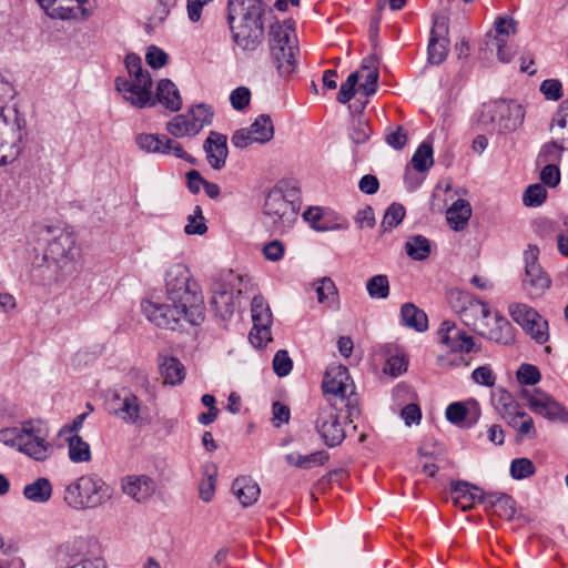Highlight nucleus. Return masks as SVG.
I'll return each instance as SVG.
<instances>
[{
  "mask_svg": "<svg viewBox=\"0 0 568 568\" xmlns=\"http://www.w3.org/2000/svg\"><path fill=\"white\" fill-rule=\"evenodd\" d=\"M253 328L250 332L248 339L254 347H263L270 341L272 312L263 296L256 295L251 305Z\"/></svg>",
  "mask_w": 568,
  "mask_h": 568,
  "instance_id": "nucleus-15",
  "label": "nucleus"
},
{
  "mask_svg": "<svg viewBox=\"0 0 568 568\" xmlns=\"http://www.w3.org/2000/svg\"><path fill=\"white\" fill-rule=\"evenodd\" d=\"M407 140V132L402 125H398L395 129H389L386 133L387 144L396 150L403 149L406 145Z\"/></svg>",
  "mask_w": 568,
  "mask_h": 568,
  "instance_id": "nucleus-60",
  "label": "nucleus"
},
{
  "mask_svg": "<svg viewBox=\"0 0 568 568\" xmlns=\"http://www.w3.org/2000/svg\"><path fill=\"white\" fill-rule=\"evenodd\" d=\"M322 388L325 394L335 396L347 408V417L351 420L359 415L358 399L345 366L331 365L325 372Z\"/></svg>",
  "mask_w": 568,
  "mask_h": 568,
  "instance_id": "nucleus-10",
  "label": "nucleus"
},
{
  "mask_svg": "<svg viewBox=\"0 0 568 568\" xmlns=\"http://www.w3.org/2000/svg\"><path fill=\"white\" fill-rule=\"evenodd\" d=\"M438 336L440 343L452 352L469 353L475 346L474 338L452 321H444L440 324Z\"/></svg>",
  "mask_w": 568,
  "mask_h": 568,
  "instance_id": "nucleus-21",
  "label": "nucleus"
},
{
  "mask_svg": "<svg viewBox=\"0 0 568 568\" xmlns=\"http://www.w3.org/2000/svg\"><path fill=\"white\" fill-rule=\"evenodd\" d=\"M154 105L160 103L171 112H178L182 108V97L178 87L170 79H161L158 82Z\"/></svg>",
  "mask_w": 568,
  "mask_h": 568,
  "instance_id": "nucleus-28",
  "label": "nucleus"
},
{
  "mask_svg": "<svg viewBox=\"0 0 568 568\" xmlns=\"http://www.w3.org/2000/svg\"><path fill=\"white\" fill-rule=\"evenodd\" d=\"M520 397L527 400L529 409L551 422H568V410L554 397L539 388L521 389Z\"/></svg>",
  "mask_w": 568,
  "mask_h": 568,
  "instance_id": "nucleus-14",
  "label": "nucleus"
},
{
  "mask_svg": "<svg viewBox=\"0 0 568 568\" xmlns=\"http://www.w3.org/2000/svg\"><path fill=\"white\" fill-rule=\"evenodd\" d=\"M121 488L123 494L136 503H144L155 491V483L146 475H129L122 478Z\"/></svg>",
  "mask_w": 568,
  "mask_h": 568,
  "instance_id": "nucleus-23",
  "label": "nucleus"
},
{
  "mask_svg": "<svg viewBox=\"0 0 568 568\" xmlns=\"http://www.w3.org/2000/svg\"><path fill=\"white\" fill-rule=\"evenodd\" d=\"M538 256L539 248L531 244L524 253L525 277L523 287L530 298L541 297L551 284L550 277L538 263Z\"/></svg>",
  "mask_w": 568,
  "mask_h": 568,
  "instance_id": "nucleus-11",
  "label": "nucleus"
},
{
  "mask_svg": "<svg viewBox=\"0 0 568 568\" xmlns=\"http://www.w3.org/2000/svg\"><path fill=\"white\" fill-rule=\"evenodd\" d=\"M540 91L548 100L557 101L562 97V85L559 80L548 79L541 82Z\"/></svg>",
  "mask_w": 568,
  "mask_h": 568,
  "instance_id": "nucleus-61",
  "label": "nucleus"
},
{
  "mask_svg": "<svg viewBox=\"0 0 568 568\" xmlns=\"http://www.w3.org/2000/svg\"><path fill=\"white\" fill-rule=\"evenodd\" d=\"M49 429L39 419H29L16 427L0 429V442L36 462H45L54 452L48 440Z\"/></svg>",
  "mask_w": 568,
  "mask_h": 568,
  "instance_id": "nucleus-2",
  "label": "nucleus"
},
{
  "mask_svg": "<svg viewBox=\"0 0 568 568\" xmlns=\"http://www.w3.org/2000/svg\"><path fill=\"white\" fill-rule=\"evenodd\" d=\"M467 414L468 408L462 402H455L449 404L445 413L446 418L455 425L462 424L466 419Z\"/></svg>",
  "mask_w": 568,
  "mask_h": 568,
  "instance_id": "nucleus-58",
  "label": "nucleus"
},
{
  "mask_svg": "<svg viewBox=\"0 0 568 568\" xmlns=\"http://www.w3.org/2000/svg\"><path fill=\"white\" fill-rule=\"evenodd\" d=\"M196 129L187 112L175 115L166 123V131L174 138L194 136L199 134Z\"/></svg>",
  "mask_w": 568,
  "mask_h": 568,
  "instance_id": "nucleus-40",
  "label": "nucleus"
},
{
  "mask_svg": "<svg viewBox=\"0 0 568 568\" xmlns=\"http://www.w3.org/2000/svg\"><path fill=\"white\" fill-rule=\"evenodd\" d=\"M550 132L561 143V148H568V99L556 111L551 120Z\"/></svg>",
  "mask_w": 568,
  "mask_h": 568,
  "instance_id": "nucleus-35",
  "label": "nucleus"
},
{
  "mask_svg": "<svg viewBox=\"0 0 568 568\" xmlns=\"http://www.w3.org/2000/svg\"><path fill=\"white\" fill-rule=\"evenodd\" d=\"M158 361L165 384L178 385L183 382L185 368L176 357L160 354Z\"/></svg>",
  "mask_w": 568,
  "mask_h": 568,
  "instance_id": "nucleus-30",
  "label": "nucleus"
},
{
  "mask_svg": "<svg viewBox=\"0 0 568 568\" xmlns=\"http://www.w3.org/2000/svg\"><path fill=\"white\" fill-rule=\"evenodd\" d=\"M547 199V190L542 184L529 185L523 195V202L528 207L540 206Z\"/></svg>",
  "mask_w": 568,
  "mask_h": 568,
  "instance_id": "nucleus-51",
  "label": "nucleus"
},
{
  "mask_svg": "<svg viewBox=\"0 0 568 568\" xmlns=\"http://www.w3.org/2000/svg\"><path fill=\"white\" fill-rule=\"evenodd\" d=\"M434 164L433 148L424 142L415 151L412 158V165L418 172L427 171Z\"/></svg>",
  "mask_w": 568,
  "mask_h": 568,
  "instance_id": "nucleus-45",
  "label": "nucleus"
},
{
  "mask_svg": "<svg viewBox=\"0 0 568 568\" xmlns=\"http://www.w3.org/2000/svg\"><path fill=\"white\" fill-rule=\"evenodd\" d=\"M535 473L536 467L529 458H515L510 464V475L514 479H525L531 477Z\"/></svg>",
  "mask_w": 568,
  "mask_h": 568,
  "instance_id": "nucleus-52",
  "label": "nucleus"
},
{
  "mask_svg": "<svg viewBox=\"0 0 568 568\" xmlns=\"http://www.w3.org/2000/svg\"><path fill=\"white\" fill-rule=\"evenodd\" d=\"M471 216V206L468 201L458 199L446 212L448 224L455 231L463 230Z\"/></svg>",
  "mask_w": 568,
  "mask_h": 568,
  "instance_id": "nucleus-33",
  "label": "nucleus"
},
{
  "mask_svg": "<svg viewBox=\"0 0 568 568\" xmlns=\"http://www.w3.org/2000/svg\"><path fill=\"white\" fill-rule=\"evenodd\" d=\"M16 113V126L10 134L1 142L0 145V166H4L16 161L22 152V140L26 121Z\"/></svg>",
  "mask_w": 568,
  "mask_h": 568,
  "instance_id": "nucleus-22",
  "label": "nucleus"
},
{
  "mask_svg": "<svg viewBox=\"0 0 568 568\" xmlns=\"http://www.w3.org/2000/svg\"><path fill=\"white\" fill-rule=\"evenodd\" d=\"M516 32V22L511 18L499 17L495 22L493 43H506L510 34Z\"/></svg>",
  "mask_w": 568,
  "mask_h": 568,
  "instance_id": "nucleus-50",
  "label": "nucleus"
},
{
  "mask_svg": "<svg viewBox=\"0 0 568 568\" xmlns=\"http://www.w3.org/2000/svg\"><path fill=\"white\" fill-rule=\"evenodd\" d=\"M458 314L462 322L477 334L493 318L490 306L470 295L463 296V305Z\"/></svg>",
  "mask_w": 568,
  "mask_h": 568,
  "instance_id": "nucleus-18",
  "label": "nucleus"
},
{
  "mask_svg": "<svg viewBox=\"0 0 568 568\" xmlns=\"http://www.w3.org/2000/svg\"><path fill=\"white\" fill-rule=\"evenodd\" d=\"M112 495V487L99 475L85 474L64 487L63 500L74 510H85L106 504Z\"/></svg>",
  "mask_w": 568,
  "mask_h": 568,
  "instance_id": "nucleus-6",
  "label": "nucleus"
},
{
  "mask_svg": "<svg viewBox=\"0 0 568 568\" xmlns=\"http://www.w3.org/2000/svg\"><path fill=\"white\" fill-rule=\"evenodd\" d=\"M227 22L234 42L245 51L255 50L264 38L263 8L260 0H247L245 4L229 6Z\"/></svg>",
  "mask_w": 568,
  "mask_h": 568,
  "instance_id": "nucleus-5",
  "label": "nucleus"
},
{
  "mask_svg": "<svg viewBox=\"0 0 568 568\" xmlns=\"http://www.w3.org/2000/svg\"><path fill=\"white\" fill-rule=\"evenodd\" d=\"M300 205V189L290 182H280L266 195L264 224L274 234L287 232L297 220Z\"/></svg>",
  "mask_w": 568,
  "mask_h": 568,
  "instance_id": "nucleus-3",
  "label": "nucleus"
},
{
  "mask_svg": "<svg viewBox=\"0 0 568 568\" xmlns=\"http://www.w3.org/2000/svg\"><path fill=\"white\" fill-rule=\"evenodd\" d=\"M52 484L45 477H40L23 488V496L33 503H47L52 496Z\"/></svg>",
  "mask_w": 568,
  "mask_h": 568,
  "instance_id": "nucleus-37",
  "label": "nucleus"
},
{
  "mask_svg": "<svg viewBox=\"0 0 568 568\" xmlns=\"http://www.w3.org/2000/svg\"><path fill=\"white\" fill-rule=\"evenodd\" d=\"M320 303L328 302L332 305L337 303V287L331 277H323L316 283L315 287Z\"/></svg>",
  "mask_w": 568,
  "mask_h": 568,
  "instance_id": "nucleus-46",
  "label": "nucleus"
},
{
  "mask_svg": "<svg viewBox=\"0 0 568 568\" xmlns=\"http://www.w3.org/2000/svg\"><path fill=\"white\" fill-rule=\"evenodd\" d=\"M450 498L455 507L463 511L471 509L477 503L484 501L485 496L478 487L467 481L458 480L450 484Z\"/></svg>",
  "mask_w": 568,
  "mask_h": 568,
  "instance_id": "nucleus-24",
  "label": "nucleus"
},
{
  "mask_svg": "<svg viewBox=\"0 0 568 568\" xmlns=\"http://www.w3.org/2000/svg\"><path fill=\"white\" fill-rule=\"evenodd\" d=\"M405 207L402 204L396 202L392 203L385 211L381 227L384 230V232L393 230L400 224L405 217Z\"/></svg>",
  "mask_w": 568,
  "mask_h": 568,
  "instance_id": "nucleus-49",
  "label": "nucleus"
},
{
  "mask_svg": "<svg viewBox=\"0 0 568 568\" xmlns=\"http://www.w3.org/2000/svg\"><path fill=\"white\" fill-rule=\"evenodd\" d=\"M95 8V0H58L47 16L60 20H87Z\"/></svg>",
  "mask_w": 568,
  "mask_h": 568,
  "instance_id": "nucleus-19",
  "label": "nucleus"
},
{
  "mask_svg": "<svg viewBox=\"0 0 568 568\" xmlns=\"http://www.w3.org/2000/svg\"><path fill=\"white\" fill-rule=\"evenodd\" d=\"M165 291L171 303L187 305L191 325H200L205 318V306L199 284L192 280L187 266L173 264L165 274Z\"/></svg>",
  "mask_w": 568,
  "mask_h": 568,
  "instance_id": "nucleus-4",
  "label": "nucleus"
},
{
  "mask_svg": "<svg viewBox=\"0 0 568 568\" xmlns=\"http://www.w3.org/2000/svg\"><path fill=\"white\" fill-rule=\"evenodd\" d=\"M251 101V91L246 87H239L231 92L230 102L235 110H243Z\"/></svg>",
  "mask_w": 568,
  "mask_h": 568,
  "instance_id": "nucleus-63",
  "label": "nucleus"
},
{
  "mask_svg": "<svg viewBox=\"0 0 568 568\" xmlns=\"http://www.w3.org/2000/svg\"><path fill=\"white\" fill-rule=\"evenodd\" d=\"M513 321L523 327L538 344H545L549 339L548 322L539 313L524 303H514L508 307Z\"/></svg>",
  "mask_w": 568,
  "mask_h": 568,
  "instance_id": "nucleus-13",
  "label": "nucleus"
},
{
  "mask_svg": "<svg viewBox=\"0 0 568 568\" xmlns=\"http://www.w3.org/2000/svg\"><path fill=\"white\" fill-rule=\"evenodd\" d=\"M480 336L498 344L508 345L514 342L513 326L507 318L493 312V318L479 332Z\"/></svg>",
  "mask_w": 568,
  "mask_h": 568,
  "instance_id": "nucleus-25",
  "label": "nucleus"
},
{
  "mask_svg": "<svg viewBox=\"0 0 568 568\" xmlns=\"http://www.w3.org/2000/svg\"><path fill=\"white\" fill-rule=\"evenodd\" d=\"M41 234L47 241L43 261L51 270L50 278L58 281L71 275L81 256L75 234L53 226H45Z\"/></svg>",
  "mask_w": 568,
  "mask_h": 568,
  "instance_id": "nucleus-1",
  "label": "nucleus"
},
{
  "mask_svg": "<svg viewBox=\"0 0 568 568\" xmlns=\"http://www.w3.org/2000/svg\"><path fill=\"white\" fill-rule=\"evenodd\" d=\"M372 133L369 122L364 115L359 114L352 119L348 126V135L355 144L366 143Z\"/></svg>",
  "mask_w": 568,
  "mask_h": 568,
  "instance_id": "nucleus-42",
  "label": "nucleus"
},
{
  "mask_svg": "<svg viewBox=\"0 0 568 568\" xmlns=\"http://www.w3.org/2000/svg\"><path fill=\"white\" fill-rule=\"evenodd\" d=\"M491 403L500 416L510 414L520 408V404L515 400L513 395L505 388H497L491 393Z\"/></svg>",
  "mask_w": 568,
  "mask_h": 568,
  "instance_id": "nucleus-43",
  "label": "nucleus"
},
{
  "mask_svg": "<svg viewBox=\"0 0 568 568\" xmlns=\"http://www.w3.org/2000/svg\"><path fill=\"white\" fill-rule=\"evenodd\" d=\"M293 367V362L288 356V353L284 349L278 351L273 358V369L280 377H284L290 374Z\"/></svg>",
  "mask_w": 568,
  "mask_h": 568,
  "instance_id": "nucleus-57",
  "label": "nucleus"
},
{
  "mask_svg": "<svg viewBox=\"0 0 568 568\" xmlns=\"http://www.w3.org/2000/svg\"><path fill=\"white\" fill-rule=\"evenodd\" d=\"M124 63L130 79L116 78V90L125 101L135 108L154 106L151 91L152 79L150 73L143 70L141 58L134 53H129Z\"/></svg>",
  "mask_w": 568,
  "mask_h": 568,
  "instance_id": "nucleus-7",
  "label": "nucleus"
},
{
  "mask_svg": "<svg viewBox=\"0 0 568 568\" xmlns=\"http://www.w3.org/2000/svg\"><path fill=\"white\" fill-rule=\"evenodd\" d=\"M400 317L405 326L414 328L417 332H424L428 327L426 313L413 303H406L402 306Z\"/></svg>",
  "mask_w": 568,
  "mask_h": 568,
  "instance_id": "nucleus-36",
  "label": "nucleus"
},
{
  "mask_svg": "<svg viewBox=\"0 0 568 568\" xmlns=\"http://www.w3.org/2000/svg\"><path fill=\"white\" fill-rule=\"evenodd\" d=\"M405 248L409 257L423 261L430 254V242L423 235H415L407 240Z\"/></svg>",
  "mask_w": 568,
  "mask_h": 568,
  "instance_id": "nucleus-44",
  "label": "nucleus"
},
{
  "mask_svg": "<svg viewBox=\"0 0 568 568\" xmlns=\"http://www.w3.org/2000/svg\"><path fill=\"white\" fill-rule=\"evenodd\" d=\"M146 63L153 69H160L168 63V54L160 48L151 45L145 54Z\"/></svg>",
  "mask_w": 568,
  "mask_h": 568,
  "instance_id": "nucleus-62",
  "label": "nucleus"
},
{
  "mask_svg": "<svg viewBox=\"0 0 568 568\" xmlns=\"http://www.w3.org/2000/svg\"><path fill=\"white\" fill-rule=\"evenodd\" d=\"M187 305L183 303H155L152 301H144L142 310L150 322L159 327L174 329L181 318H184L191 324V316L189 315Z\"/></svg>",
  "mask_w": 568,
  "mask_h": 568,
  "instance_id": "nucleus-12",
  "label": "nucleus"
},
{
  "mask_svg": "<svg viewBox=\"0 0 568 568\" xmlns=\"http://www.w3.org/2000/svg\"><path fill=\"white\" fill-rule=\"evenodd\" d=\"M448 23L445 17H437L430 31L428 60L432 64H440L448 53Z\"/></svg>",
  "mask_w": 568,
  "mask_h": 568,
  "instance_id": "nucleus-20",
  "label": "nucleus"
},
{
  "mask_svg": "<svg viewBox=\"0 0 568 568\" xmlns=\"http://www.w3.org/2000/svg\"><path fill=\"white\" fill-rule=\"evenodd\" d=\"M524 118L525 111L520 104L495 100L483 104L478 122L489 133L506 134L517 130Z\"/></svg>",
  "mask_w": 568,
  "mask_h": 568,
  "instance_id": "nucleus-8",
  "label": "nucleus"
},
{
  "mask_svg": "<svg viewBox=\"0 0 568 568\" xmlns=\"http://www.w3.org/2000/svg\"><path fill=\"white\" fill-rule=\"evenodd\" d=\"M568 148H561V143L555 138L554 141L546 143L538 155L541 163L554 164L555 161L560 160L561 152Z\"/></svg>",
  "mask_w": 568,
  "mask_h": 568,
  "instance_id": "nucleus-54",
  "label": "nucleus"
},
{
  "mask_svg": "<svg viewBox=\"0 0 568 568\" xmlns=\"http://www.w3.org/2000/svg\"><path fill=\"white\" fill-rule=\"evenodd\" d=\"M108 412L126 424H141L143 418L142 403L140 398L130 390L114 393L108 400Z\"/></svg>",
  "mask_w": 568,
  "mask_h": 568,
  "instance_id": "nucleus-16",
  "label": "nucleus"
},
{
  "mask_svg": "<svg viewBox=\"0 0 568 568\" xmlns=\"http://www.w3.org/2000/svg\"><path fill=\"white\" fill-rule=\"evenodd\" d=\"M480 336L498 344L508 345L514 342L513 326L507 318L493 312V318L479 332Z\"/></svg>",
  "mask_w": 568,
  "mask_h": 568,
  "instance_id": "nucleus-26",
  "label": "nucleus"
},
{
  "mask_svg": "<svg viewBox=\"0 0 568 568\" xmlns=\"http://www.w3.org/2000/svg\"><path fill=\"white\" fill-rule=\"evenodd\" d=\"M270 51L280 75H291L297 67L300 54L295 31L287 24L276 23L270 31Z\"/></svg>",
  "mask_w": 568,
  "mask_h": 568,
  "instance_id": "nucleus-9",
  "label": "nucleus"
},
{
  "mask_svg": "<svg viewBox=\"0 0 568 568\" xmlns=\"http://www.w3.org/2000/svg\"><path fill=\"white\" fill-rule=\"evenodd\" d=\"M187 113L194 125L197 126V132L200 133L205 125H210L213 120L214 112L212 108L207 104L201 103L195 106H192Z\"/></svg>",
  "mask_w": 568,
  "mask_h": 568,
  "instance_id": "nucleus-48",
  "label": "nucleus"
},
{
  "mask_svg": "<svg viewBox=\"0 0 568 568\" xmlns=\"http://www.w3.org/2000/svg\"><path fill=\"white\" fill-rule=\"evenodd\" d=\"M484 503L499 518L511 520L516 515V501L509 495L490 493L485 496Z\"/></svg>",
  "mask_w": 568,
  "mask_h": 568,
  "instance_id": "nucleus-29",
  "label": "nucleus"
},
{
  "mask_svg": "<svg viewBox=\"0 0 568 568\" xmlns=\"http://www.w3.org/2000/svg\"><path fill=\"white\" fill-rule=\"evenodd\" d=\"M203 149L206 153L207 162L214 170H221L225 165L229 154L226 135L211 131Z\"/></svg>",
  "mask_w": 568,
  "mask_h": 568,
  "instance_id": "nucleus-27",
  "label": "nucleus"
},
{
  "mask_svg": "<svg viewBox=\"0 0 568 568\" xmlns=\"http://www.w3.org/2000/svg\"><path fill=\"white\" fill-rule=\"evenodd\" d=\"M540 180L545 185L555 187L560 181V171L556 164H546L540 172Z\"/></svg>",
  "mask_w": 568,
  "mask_h": 568,
  "instance_id": "nucleus-64",
  "label": "nucleus"
},
{
  "mask_svg": "<svg viewBox=\"0 0 568 568\" xmlns=\"http://www.w3.org/2000/svg\"><path fill=\"white\" fill-rule=\"evenodd\" d=\"M366 290L372 298H387L389 295L388 277L383 274L374 275L367 281Z\"/></svg>",
  "mask_w": 568,
  "mask_h": 568,
  "instance_id": "nucleus-47",
  "label": "nucleus"
},
{
  "mask_svg": "<svg viewBox=\"0 0 568 568\" xmlns=\"http://www.w3.org/2000/svg\"><path fill=\"white\" fill-rule=\"evenodd\" d=\"M217 467L214 463H206L202 466V479L199 484L200 498L209 503L212 500L216 488Z\"/></svg>",
  "mask_w": 568,
  "mask_h": 568,
  "instance_id": "nucleus-39",
  "label": "nucleus"
},
{
  "mask_svg": "<svg viewBox=\"0 0 568 568\" xmlns=\"http://www.w3.org/2000/svg\"><path fill=\"white\" fill-rule=\"evenodd\" d=\"M211 305L215 313L223 320L232 316L234 312L233 293L225 285H217L213 288Z\"/></svg>",
  "mask_w": 568,
  "mask_h": 568,
  "instance_id": "nucleus-32",
  "label": "nucleus"
},
{
  "mask_svg": "<svg viewBox=\"0 0 568 568\" xmlns=\"http://www.w3.org/2000/svg\"><path fill=\"white\" fill-rule=\"evenodd\" d=\"M471 377L477 384L486 387H493L496 383V375L489 365H483L474 369Z\"/></svg>",
  "mask_w": 568,
  "mask_h": 568,
  "instance_id": "nucleus-59",
  "label": "nucleus"
},
{
  "mask_svg": "<svg viewBox=\"0 0 568 568\" xmlns=\"http://www.w3.org/2000/svg\"><path fill=\"white\" fill-rule=\"evenodd\" d=\"M358 74L359 79H363L359 89L367 97L374 94L377 90V81L379 77L376 60L374 58L364 59Z\"/></svg>",
  "mask_w": 568,
  "mask_h": 568,
  "instance_id": "nucleus-34",
  "label": "nucleus"
},
{
  "mask_svg": "<svg viewBox=\"0 0 568 568\" xmlns=\"http://www.w3.org/2000/svg\"><path fill=\"white\" fill-rule=\"evenodd\" d=\"M166 135L140 134L136 136V144L146 152L163 153Z\"/></svg>",
  "mask_w": 568,
  "mask_h": 568,
  "instance_id": "nucleus-53",
  "label": "nucleus"
},
{
  "mask_svg": "<svg viewBox=\"0 0 568 568\" xmlns=\"http://www.w3.org/2000/svg\"><path fill=\"white\" fill-rule=\"evenodd\" d=\"M232 491L244 506L253 505L260 496V486L251 477H237L232 484Z\"/></svg>",
  "mask_w": 568,
  "mask_h": 568,
  "instance_id": "nucleus-31",
  "label": "nucleus"
},
{
  "mask_svg": "<svg viewBox=\"0 0 568 568\" xmlns=\"http://www.w3.org/2000/svg\"><path fill=\"white\" fill-rule=\"evenodd\" d=\"M358 81H359L358 72H353L348 75L346 81L344 83H342L338 94H337V101L339 103L345 104L354 98L355 88H356V84L358 83Z\"/></svg>",
  "mask_w": 568,
  "mask_h": 568,
  "instance_id": "nucleus-55",
  "label": "nucleus"
},
{
  "mask_svg": "<svg viewBox=\"0 0 568 568\" xmlns=\"http://www.w3.org/2000/svg\"><path fill=\"white\" fill-rule=\"evenodd\" d=\"M540 378V372L534 365L521 364L517 371V379L523 385H536Z\"/></svg>",
  "mask_w": 568,
  "mask_h": 568,
  "instance_id": "nucleus-56",
  "label": "nucleus"
},
{
  "mask_svg": "<svg viewBox=\"0 0 568 568\" xmlns=\"http://www.w3.org/2000/svg\"><path fill=\"white\" fill-rule=\"evenodd\" d=\"M337 403L320 408L316 419V430L328 447H335L345 439V430L337 414Z\"/></svg>",
  "mask_w": 568,
  "mask_h": 568,
  "instance_id": "nucleus-17",
  "label": "nucleus"
},
{
  "mask_svg": "<svg viewBox=\"0 0 568 568\" xmlns=\"http://www.w3.org/2000/svg\"><path fill=\"white\" fill-rule=\"evenodd\" d=\"M256 143H266L274 136L273 121L267 114H261L248 128Z\"/></svg>",
  "mask_w": 568,
  "mask_h": 568,
  "instance_id": "nucleus-41",
  "label": "nucleus"
},
{
  "mask_svg": "<svg viewBox=\"0 0 568 568\" xmlns=\"http://www.w3.org/2000/svg\"><path fill=\"white\" fill-rule=\"evenodd\" d=\"M68 455L73 463H89L92 459L90 445L78 434L65 436Z\"/></svg>",
  "mask_w": 568,
  "mask_h": 568,
  "instance_id": "nucleus-38",
  "label": "nucleus"
}]
</instances>
